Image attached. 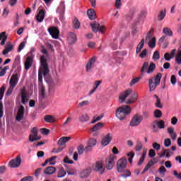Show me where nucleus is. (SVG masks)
Instances as JSON below:
<instances>
[{
	"mask_svg": "<svg viewBox=\"0 0 181 181\" xmlns=\"http://www.w3.org/2000/svg\"><path fill=\"white\" fill-rule=\"evenodd\" d=\"M78 120L80 122H87L88 121H90V117L88 114H83L78 118Z\"/></svg>",
	"mask_w": 181,
	"mask_h": 181,
	"instance_id": "4c0bfd02",
	"label": "nucleus"
},
{
	"mask_svg": "<svg viewBox=\"0 0 181 181\" xmlns=\"http://www.w3.org/2000/svg\"><path fill=\"white\" fill-rule=\"evenodd\" d=\"M132 111V109L129 107V105H122L116 110L115 115L118 119L120 121H124L127 115H129Z\"/></svg>",
	"mask_w": 181,
	"mask_h": 181,
	"instance_id": "f03ea898",
	"label": "nucleus"
},
{
	"mask_svg": "<svg viewBox=\"0 0 181 181\" xmlns=\"http://www.w3.org/2000/svg\"><path fill=\"white\" fill-rule=\"evenodd\" d=\"M155 98H156L155 105L157 107V108H163V105L160 103V99L159 98V96L157 95H154Z\"/></svg>",
	"mask_w": 181,
	"mask_h": 181,
	"instance_id": "ea45409f",
	"label": "nucleus"
},
{
	"mask_svg": "<svg viewBox=\"0 0 181 181\" xmlns=\"http://www.w3.org/2000/svg\"><path fill=\"white\" fill-rule=\"evenodd\" d=\"M103 127L104 124H103V122H98V124H95L90 129H92V131H97L98 132H100V129H103Z\"/></svg>",
	"mask_w": 181,
	"mask_h": 181,
	"instance_id": "473e14b6",
	"label": "nucleus"
},
{
	"mask_svg": "<svg viewBox=\"0 0 181 181\" xmlns=\"http://www.w3.org/2000/svg\"><path fill=\"white\" fill-rule=\"evenodd\" d=\"M167 132L169 133L171 139H173V141H176L177 134H176V132H175V129L173 127H168Z\"/></svg>",
	"mask_w": 181,
	"mask_h": 181,
	"instance_id": "393cba45",
	"label": "nucleus"
},
{
	"mask_svg": "<svg viewBox=\"0 0 181 181\" xmlns=\"http://www.w3.org/2000/svg\"><path fill=\"white\" fill-rule=\"evenodd\" d=\"M25 115V107H23V105H21L18 111L17 112V115L16 117V121H22V119H23V115Z\"/></svg>",
	"mask_w": 181,
	"mask_h": 181,
	"instance_id": "f3484780",
	"label": "nucleus"
},
{
	"mask_svg": "<svg viewBox=\"0 0 181 181\" xmlns=\"http://www.w3.org/2000/svg\"><path fill=\"white\" fill-rule=\"evenodd\" d=\"M141 78H142V76H139L137 78H133L130 82V87H132V86H134V84H136V83H139Z\"/></svg>",
	"mask_w": 181,
	"mask_h": 181,
	"instance_id": "09e8293b",
	"label": "nucleus"
},
{
	"mask_svg": "<svg viewBox=\"0 0 181 181\" xmlns=\"http://www.w3.org/2000/svg\"><path fill=\"white\" fill-rule=\"evenodd\" d=\"M66 170H64V168H61L57 174V177H64V176H66Z\"/></svg>",
	"mask_w": 181,
	"mask_h": 181,
	"instance_id": "49530a36",
	"label": "nucleus"
},
{
	"mask_svg": "<svg viewBox=\"0 0 181 181\" xmlns=\"http://www.w3.org/2000/svg\"><path fill=\"white\" fill-rule=\"evenodd\" d=\"M127 165H128L127 158L122 157L119 159L117 162V171L118 173H122L127 169Z\"/></svg>",
	"mask_w": 181,
	"mask_h": 181,
	"instance_id": "39448f33",
	"label": "nucleus"
},
{
	"mask_svg": "<svg viewBox=\"0 0 181 181\" xmlns=\"http://www.w3.org/2000/svg\"><path fill=\"white\" fill-rule=\"evenodd\" d=\"M6 39H8V36L6 35V32H2L0 33V40L1 46H4L6 42Z\"/></svg>",
	"mask_w": 181,
	"mask_h": 181,
	"instance_id": "2f4dec72",
	"label": "nucleus"
},
{
	"mask_svg": "<svg viewBox=\"0 0 181 181\" xmlns=\"http://www.w3.org/2000/svg\"><path fill=\"white\" fill-rule=\"evenodd\" d=\"M56 87V84L53 81H50L49 83V91L52 93V91H54V88Z\"/></svg>",
	"mask_w": 181,
	"mask_h": 181,
	"instance_id": "603ef678",
	"label": "nucleus"
},
{
	"mask_svg": "<svg viewBox=\"0 0 181 181\" xmlns=\"http://www.w3.org/2000/svg\"><path fill=\"white\" fill-rule=\"evenodd\" d=\"M5 90H6V88H5V86H3L1 88H0V100H2V98H4V94H5Z\"/></svg>",
	"mask_w": 181,
	"mask_h": 181,
	"instance_id": "e2e57ef3",
	"label": "nucleus"
},
{
	"mask_svg": "<svg viewBox=\"0 0 181 181\" xmlns=\"http://www.w3.org/2000/svg\"><path fill=\"white\" fill-rule=\"evenodd\" d=\"M132 93V89L129 88L124 91V93H122L120 96L119 97V103H122L125 101L127 97L131 95Z\"/></svg>",
	"mask_w": 181,
	"mask_h": 181,
	"instance_id": "2eb2a0df",
	"label": "nucleus"
},
{
	"mask_svg": "<svg viewBox=\"0 0 181 181\" xmlns=\"http://www.w3.org/2000/svg\"><path fill=\"white\" fill-rule=\"evenodd\" d=\"M70 139H71V138L70 136H68V137H66V136L61 137L58 140L57 144L59 146H62V145H64V144H66V142H69V141H70Z\"/></svg>",
	"mask_w": 181,
	"mask_h": 181,
	"instance_id": "cd10ccee",
	"label": "nucleus"
},
{
	"mask_svg": "<svg viewBox=\"0 0 181 181\" xmlns=\"http://www.w3.org/2000/svg\"><path fill=\"white\" fill-rule=\"evenodd\" d=\"M149 67V63L144 62L142 65V67L141 69V74L142 76L145 74V73H148V69Z\"/></svg>",
	"mask_w": 181,
	"mask_h": 181,
	"instance_id": "c9c22d12",
	"label": "nucleus"
},
{
	"mask_svg": "<svg viewBox=\"0 0 181 181\" xmlns=\"http://www.w3.org/2000/svg\"><path fill=\"white\" fill-rule=\"evenodd\" d=\"M14 46L12 45V42H8L5 45V49L3 50V54H8L10 52L13 50Z\"/></svg>",
	"mask_w": 181,
	"mask_h": 181,
	"instance_id": "a211bd4d",
	"label": "nucleus"
},
{
	"mask_svg": "<svg viewBox=\"0 0 181 181\" xmlns=\"http://www.w3.org/2000/svg\"><path fill=\"white\" fill-rule=\"evenodd\" d=\"M48 32L52 36V39H59V35H60V30L57 27H50L48 28Z\"/></svg>",
	"mask_w": 181,
	"mask_h": 181,
	"instance_id": "9d476101",
	"label": "nucleus"
},
{
	"mask_svg": "<svg viewBox=\"0 0 181 181\" xmlns=\"http://www.w3.org/2000/svg\"><path fill=\"white\" fill-rule=\"evenodd\" d=\"M156 124H157V126L160 129H163L165 128V121L163 120H156Z\"/></svg>",
	"mask_w": 181,
	"mask_h": 181,
	"instance_id": "c03bdc74",
	"label": "nucleus"
},
{
	"mask_svg": "<svg viewBox=\"0 0 181 181\" xmlns=\"http://www.w3.org/2000/svg\"><path fill=\"white\" fill-rule=\"evenodd\" d=\"M142 122V117L138 114L135 115L130 122L131 127H136Z\"/></svg>",
	"mask_w": 181,
	"mask_h": 181,
	"instance_id": "f8f14e48",
	"label": "nucleus"
},
{
	"mask_svg": "<svg viewBox=\"0 0 181 181\" xmlns=\"http://www.w3.org/2000/svg\"><path fill=\"white\" fill-rule=\"evenodd\" d=\"M144 145L142 144V142L141 141H137L136 146L135 147V149L137 152H139L140 151H142Z\"/></svg>",
	"mask_w": 181,
	"mask_h": 181,
	"instance_id": "a18cd8bd",
	"label": "nucleus"
},
{
	"mask_svg": "<svg viewBox=\"0 0 181 181\" xmlns=\"http://www.w3.org/2000/svg\"><path fill=\"white\" fill-rule=\"evenodd\" d=\"M167 132L169 133L171 139H173V141H176L177 134H176V132H175V129L173 127H168Z\"/></svg>",
	"mask_w": 181,
	"mask_h": 181,
	"instance_id": "a878e982",
	"label": "nucleus"
},
{
	"mask_svg": "<svg viewBox=\"0 0 181 181\" xmlns=\"http://www.w3.org/2000/svg\"><path fill=\"white\" fill-rule=\"evenodd\" d=\"M13 88H15L14 86H10L8 89L7 90L6 93V95H11L12 94V92L13 91Z\"/></svg>",
	"mask_w": 181,
	"mask_h": 181,
	"instance_id": "69168bd1",
	"label": "nucleus"
},
{
	"mask_svg": "<svg viewBox=\"0 0 181 181\" xmlns=\"http://www.w3.org/2000/svg\"><path fill=\"white\" fill-rule=\"evenodd\" d=\"M40 95L42 97V98H45L46 96V89H45V86H42L40 88Z\"/></svg>",
	"mask_w": 181,
	"mask_h": 181,
	"instance_id": "5fc2aeb1",
	"label": "nucleus"
},
{
	"mask_svg": "<svg viewBox=\"0 0 181 181\" xmlns=\"http://www.w3.org/2000/svg\"><path fill=\"white\" fill-rule=\"evenodd\" d=\"M176 54V49H173L170 53L169 52H166L165 54H164V59H165V60L167 62H170V59H173L175 57Z\"/></svg>",
	"mask_w": 181,
	"mask_h": 181,
	"instance_id": "6ab92c4d",
	"label": "nucleus"
},
{
	"mask_svg": "<svg viewBox=\"0 0 181 181\" xmlns=\"http://www.w3.org/2000/svg\"><path fill=\"white\" fill-rule=\"evenodd\" d=\"M87 105H90V101L83 100V101L78 103V107L81 108L82 107H87Z\"/></svg>",
	"mask_w": 181,
	"mask_h": 181,
	"instance_id": "de8ad7c7",
	"label": "nucleus"
},
{
	"mask_svg": "<svg viewBox=\"0 0 181 181\" xmlns=\"http://www.w3.org/2000/svg\"><path fill=\"white\" fill-rule=\"evenodd\" d=\"M175 63L177 64H181V50H178L177 54L175 55Z\"/></svg>",
	"mask_w": 181,
	"mask_h": 181,
	"instance_id": "37998d69",
	"label": "nucleus"
},
{
	"mask_svg": "<svg viewBox=\"0 0 181 181\" xmlns=\"http://www.w3.org/2000/svg\"><path fill=\"white\" fill-rule=\"evenodd\" d=\"M21 70H22L21 66H18L15 74L11 76L9 81V84L11 87H16V84H18L19 81V76H21L19 73H21Z\"/></svg>",
	"mask_w": 181,
	"mask_h": 181,
	"instance_id": "20e7f679",
	"label": "nucleus"
},
{
	"mask_svg": "<svg viewBox=\"0 0 181 181\" xmlns=\"http://www.w3.org/2000/svg\"><path fill=\"white\" fill-rule=\"evenodd\" d=\"M167 132L169 133L171 139H173V141H176L177 134H176V132H175V129L173 127H168Z\"/></svg>",
	"mask_w": 181,
	"mask_h": 181,
	"instance_id": "bb28decb",
	"label": "nucleus"
},
{
	"mask_svg": "<svg viewBox=\"0 0 181 181\" xmlns=\"http://www.w3.org/2000/svg\"><path fill=\"white\" fill-rule=\"evenodd\" d=\"M21 181H33V177H25L21 180Z\"/></svg>",
	"mask_w": 181,
	"mask_h": 181,
	"instance_id": "774afa93",
	"label": "nucleus"
},
{
	"mask_svg": "<svg viewBox=\"0 0 181 181\" xmlns=\"http://www.w3.org/2000/svg\"><path fill=\"white\" fill-rule=\"evenodd\" d=\"M74 28L75 29H79L80 28V21L78 18H74L73 21Z\"/></svg>",
	"mask_w": 181,
	"mask_h": 181,
	"instance_id": "3c124183",
	"label": "nucleus"
},
{
	"mask_svg": "<svg viewBox=\"0 0 181 181\" xmlns=\"http://www.w3.org/2000/svg\"><path fill=\"white\" fill-rule=\"evenodd\" d=\"M171 145H172V141L170 140V139H165L164 140V146L165 148H169V146Z\"/></svg>",
	"mask_w": 181,
	"mask_h": 181,
	"instance_id": "13d9d810",
	"label": "nucleus"
},
{
	"mask_svg": "<svg viewBox=\"0 0 181 181\" xmlns=\"http://www.w3.org/2000/svg\"><path fill=\"white\" fill-rule=\"evenodd\" d=\"M91 175V168H86L83 170L80 173L81 179H86V177H88Z\"/></svg>",
	"mask_w": 181,
	"mask_h": 181,
	"instance_id": "412c9836",
	"label": "nucleus"
},
{
	"mask_svg": "<svg viewBox=\"0 0 181 181\" xmlns=\"http://www.w3.org/2000/svg\"><path fill=\"white\" fill-rule=\"evenodd\" d=\"M173 175L176 179H179V180H181V173H178L177 171L174 170L173 171Z\"/></svg>",
	"mask_w": 181,
	"mask_h": 181,
	"instance_id": "338daca9",
	"label": "nucleus"
},
{
	"mask_svg": "<svg viewBox=\"0 0 181 181\" xmlns=\"http://www.w3.org/2000/svg\"><path fill=\"white\" fill-rule=\"evenodd\" d=\"M155 163H156V161H153L152 160L148 161V163L144 168V172H148V170H149V169H151V167L153 166V165H155Z\"/></svg>",
	"mask_w": 181,
	"mask_h": 181,
	"instance_id": "a19ab883",
	"label": "nucleus"
},
{
	"mask_svg": "<svg viewBox=\"0 0 181 181\" xmlns=\"http://www.w3.org/2000/svg\"><path fill=\"white\" fill-rule=\"evenodd\" d=\"M29 135L30 142H35V141H40L41 136H39V131H37V127H33Z\"/></svg>",
	"mask_w": 181,
	"mask_h": 181,
	"instance_id": "423d86ee",
	"label": "nucleus"
},
{
	"mask_svg": "<svg viewBox=\"0 0 181 181\" xmlns=\"http://www.w3.org/2000/svg\"><path fill=\"white\" fill-rule=\"evenodd\" d=\"M40 132L41 134H42V135H49L50 130L49 129H46V128H42L40 129Z\"/></svg>",
	"mask_w": 181,
	"mask_h": 181,
	"instance_id": "680f3d73",
	"label": "nucleus"
},
{
	"mask_svg": "<svg viewBox=\"0 0 181 181\" xmlns=\"http://www.w3.org/2000/svg\"><path fill=\"white\" fill-rule=\"evenodd\" d=\"M160 59V54H159V51H156L153 54V60L156 62V60H159Z\"/></svg>",
	"mask_w": 181,
	"mask_h": 181,
	"instance_id": "864d4df0",
	"label": "nucleus"
},
{
	"mask_svg": "<svg viewBox=\"0 0 181 181\" xmlns=\"http://www.w3.org/2000/svg\"><path fill=\"white\" fill-rule=\"evenodd\" d=\"M87 15L90 21H94L97 19V13H95V11H94V9L93 8L88 10Z\"/></svg>",
	"mask_w": 181,
	"mask_h": 181,
	"instance_id": "4be33fe9",
	"label": "nucleus"
},
{
	"mask_svg": "<svg viewBox=\"0 0 181 181\" xmlns=\"http://www.w3.org/2000/svg\"><path fill=\"white\" fill-rule=\"evenodd\" d=\"M115 157L114 155H110L107 158H106V169L107 170H111L114 168V165H115Z\"/></svg>",
	"mask_w": 181,
	"mask_h": 181,
	"instance_id": "1a4fd4ad",
	"label": "nucleus"
},
{
	"mask_svg": "<svg viewBox=\"0 0 181 181\" xmlns=\"http://www.w3.org/2000/svg\"><path fill=\"white\" fill-rule=\"evenodd\" d=\"M163 152L161 153L163 156H165V155L166 158H170L171 155H173V152H171L170 149H169V148L168 149L163 148Z\"/></svg>",
	"mask_w": 181,
	"mask_h": 181,
	"instance_id": "58836bf2",
	"label": "nucleus"
},
{
	"mask_svg": "<svg viewBox=\"0 0 181 181\" xmlns=\"http://www.w3.org/2000/svg\"><path fill=\"white\" fill-rule=\"evenodd\" d=\"M148 46L151 49H153V47H155V46H156V37H153L151 39V40L148 42Z\"/></svg>",
	"mask_w": 181,
	"mask_h": 181,
	"instance_id": "8fccbe9b",
	"label": "nucleus"
},
{
	"mask_svg": "<svg viewBox=\"0 0 181 181\" xmlns=\"http://www.w3.org/2000/svg\"><path fill=\"white\" fill-rule=\"evenodd\" d=\"M156 69V64L153 62H150V65L148 66L147 74H152L153 71H155V69Z\"/></svg>",
	"mask_w": 181,
	"mask_h": 181,
	"instance_id": "72a5a7b5",
	"label": "nucleus"
},
{
	"mask_svg": "<svg viewBox=\"0 0 181 181\" xmlns=\"http://www.w3.org/2000/svg\"><path fill=\"white\" fill-rule=\"evenodd\" d=\"M154 117L155 118H160L162 117V111L157 109L154 111Z\"/></svg>",
	"mask_w": 181,
	"mask_h": 181,
	"instance_id": "4d7b16f0",
	"label": "nucleus"
},
{
	"mask_svg": "<svg viewBox=\"0 0 181 181\" xmlns=\"http://www.w3.org/2000/svg\"><path fill=\"white\" fill-rule=\"evenodd\" d=\"M55 159H57V156H52L50 158L48 159L49 162V165H56V161H54Z\"/></svg>",
	"mask_w": 181,
	"mask_h": 181,
	"instance_id": "bf43d9fd",
	"label": "nucleus"
},
{
	"mask_svg": "<svg viewBox=\"0 0 181 181\" xmlns=\"http://www.w3.org/2000/svg\"><path fill=\"white\" fill-rule=\"evenodd\" d=\"M163 33L165 35H163L158 40V45L160 46L166 39H168V36H173V32H172V30L169 28H165L163 30Z\"/></svg>",
	"mask_w": 181,
	"mask_h": 181,
	"instance_id": "0eeeda50",
	"label": "nucleus"
},
{
	"mask_svg": "<svg viewBox=\"0 0 181 181\" xmlns=\"http://www.w3.org/2000/svg\"><path fill=\"white\" fill-rule=\"evenodd\" d=\"M40 60L41 65L38 71V81L42 84V83H43V76H47L49 71L46 57H45V55L41 56Z\"/></svg>",
	"mask_w": 181,
	"mask_h": 181,
	"instance_id": "f257e3e1",
	"label": "nucleus"
},
{
	"mask_svg": "<svg viewBox=\"0 0 181 181\" xmlns=\"http://www.w3.org/2000/svg\"><path fill=\"white\" fill-rule=\"evenodd\" d=\"M93 32L97 33V32H100V33H104V30H105V26H100V23L95 22L90 24Z\"/></svg>",
	"mask_w": 181,
	"mask_h": 181,
	"instance_id": "ddd939ff",
	"label": "nucleus"
},
{
	"mask_svg": "<svg viewBox=\"0 0 181 181\" xmlns=\"http://www.w3.org/2000/svg\"><path fill=\"white\" fill-rule=\"evenodd\" d=\"M162 74L160 73H158L156 76L148 79V88L150 93H152V91H155L156 90V87L160 84Z\"/></svg>",
	"mask_w": 181,
	"mask_h": 181,
	"instance_id": "7ed1b4c3",
	"label": "nucleus"
},
{
	"mask_svg": "<svg viewBox=\"0 0 181 181\" xmlns=\"http://www.w3.org/2000/svg\"><path fill=\"white\" fill-rule=\"evenodd\" d=\"M68 42L69 45H73L77 42V35L74 33H69L68 34Z\"/></svg>",
	"mask_w": 181,
	"mask_h": 181,
	"instance_id": "aec40b11",
	"label": "nucleus"
},
{
	"mask_svg": "<svg viewBox=\"0 0 181 181\" xmlns=\"http://www.w3.org/2000/svg\"><path fill=\"white\" fill-rule=\"evenodd\" d=\"M44 121H45V122H48L49 124H52L54 122L56 119H54V117L50 115H47L44 117Z\"/></svg>",
	"mask_w": 181,
	"mask_h": 181,
	"instance_id": "f704fd0d",
	"label": "nucleus"
},
{
	"mask_svg": "<svg viewBox=\"0 0 181 181\" xmlns=\"http://www.w3.org/2000/svg\"><path fill=\"white\" fill-rule=\"evenodd\" d=\"M88 145L90 146L92 148L97 145V140L95 139H90Z\"/></svg>",
	"mask_w": 181,
	"mask_h": 181,
	"instance_id": "6e6d98bb",
	"label": "nucleus"
},
{
	"mask_svg": "<svg viewBox=\"0 0 181 181\" xmlns=\"http://www.w3.org/2000/svg\"><path fill=\"white\" fill-rule=\"evenodd\" d=\"M33 64V58L32 57H28L24 64L25 70H29Z\"/></svg>",
	"mask_w": 181,
	"mask_h": 181,
	"instance_id": "5701e85b",
	"label": "nucleus"
},
{
	"mask_svg": "<svg viewBox=\"0 0 181 181\" xmlns=\"http://www.w3.org/2000/svg\"><path fill=\"white\" fill-rule=\"evenodd\" d=\"M36 19L37 22H43V19H45V11L40 10L38 14L36 16Z\"/></svg>",
	"mask_w": 181,
	"mask_h": 181,
	"instance_id": "7c9ffc66",
	"label": "nucleus"
},
{
	"mask_svg": "<svg viewBox=\"0 0 181 181\" xmlns=\"http://www.w3.org/2000/svg\"><path fill=\"white\" fill-rule=\"evenodd\" d=\"M21 163H22V158L18 155L16 156V158L10 160V162L8 163V165L10 168H19Z\"/></svg>",
	"mask_w": 181,
	"mask_h": 181,
	"instance_id": "6e6552de",
	"label": "nucleus"
},
{
	"mask_svg": "<svg viewBox=\"0 0 181 181\" xmlns=\"http://www.w3.org/2000/svg\"><path fill=\"white\" fill-rule=\"evenodd\" d=\"M165 16H166V8L161 10L158 15V21L160 22L165 19Z\"/></svg>",
	"mask_w": 181,
	"mask_h": 181,
	"instance_id": "e433bc0d",
	"label": "nucleus"
},
{
	"mask_svg": "<svg viewBox=\"0 0 181 181\" xmlns=\"http://www.w3.org/2000/svg\"><path fill=\"white\" fill-rule=\"evenodd\" d=\"M56 173V168L53 166H49L44 170L45 175H53Z\"/></svg>",
	"mask_w": 181,
	"mask_h": 181,
	"instance_id": "c756f323",
	"label": "nucleus"
},
{
	"mask_svg": "<svg viewBox=\"0 0 181 181\" xmlns=\"http://www.w3.org/2000/svg\"><path fill=\"white\" fill-rule=\"evenodd\" d=\"M93 169L95 172H100V174L103 175L104 173V165H103V161L98 160L93 165Z\"/></svg>",
	"mask_w": 181,
	"mask_h": 181,
	"instance_id": "9b49d317",
	"label": "nucleus"
},
{
	"mask_svg": "<svg viewBox=\"0 0 181 181\" xmlns=\"http://www.w3.org/2000/svg\"><path fill=\"white\" fill-rule=\"evenodd\" d=\"M94 63H95V57H93L90 59L89 62L86 65V71L88 73L93 69V66H94Z\"/></svg>",
	"mask_w": 181,
	"mask_h": 181,
	"instance_id": "b1692460",
	"label": "nucleus"
},
{
	"mask_svg": "<svg viewBox=\"0 0 181 181\" xmlns=\"http://www.w3.org/2000/svg\"><path fill=\"white\" fill-rule=\"evenodd\" d=\"M136 100H138V93L134 92V93L132 95V98L129 99L126 103L127 104H134V103L136 102Z\"/></svg>",
	"mask_w": 181,
	"mask_h": 181,
	"instance_id": "c85d7f7f",
	"label": "nucleus"
},
{
	"mask_svg": "<svg viewBox=\"0 0 181 181\" xmlns=\"http://www.w3.org/2000/svg\"><path fill=\"white\" fill-rule=\"evenodd\" d=\"M112 141V135L111 133H108L106 136L103 137L101 141V144L103 146H107V145L110 144V142Z\"/></svg>",
	"mask_w": 181,
	"mask_h": 181,
	"instance_id": "dca6fc26",
	"label": "nucleus"
},
{
	"mask_svg": "<svg viewBox=\"0 0 181 181\" xmlns=\"http://www.w3.org/2000/svg\"><path fill=\"white\" fill-rule=\"evenodd\" d=\"M20 91L21 95V103L22 104L25 105L29 101V96L28 95V93H26V88L23 87Z\"/></svg>",
	"mask_w": 181,
	"mask_h": 181,
	"instance_id": "4468645a",
	"label": "nucleus"
},
{
	"mask_svg": "<svg viewBox=\"0 0 181 181\" xmlns=\"http://www.w3.org/2000/svg\"><path fill=\"white\" fill-rule=\"evenodd\" d=\"M77 149L78 155H83L84 152V146L80 145L79 146H78Z\"/></svg>",
	"mask_w": 181,
	"mask_h": 181,
	"instance_id": "0e129e2a",
	"label": "nucleus"
},
{
	"mask_svg": "<svg viewBox=\"0 0 181 181\" xmlns=\"http://www.w3.org/2000/svg\"><path fill=\"white\" fill-rule=\"evenodd\" d=\"M158 173H160V175H165V173H166V168H165V166L161 165L158 168Z\"/></svg>",
	"mask_w": 181,
	"mask_h": 181,
	"instance_id": "052dcab7",
	"label": "nucleus"
},
{
	"mask_svg": "<svg viewBox=\"0 0 181 181\" xmlns=\"http://www.w3.org/2000/svg\"><path fill=\"white\" fill-rule=\"evenodd\" d=\"M121 176L122 177H124V179H127V177H129V176H131V171L128 169H124L122 173Z\"/></svg>",
	"mask_w": 181,
	"mask_h": 181,
	"instance_id": "79ce46f5",
	"label": "nucleus"
}]
</instances>
